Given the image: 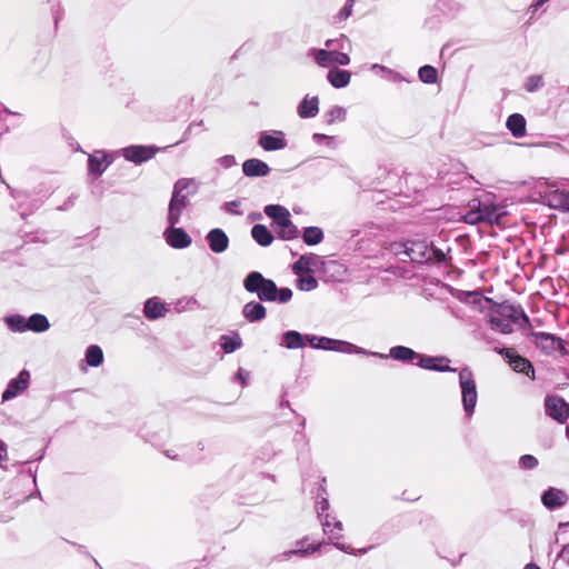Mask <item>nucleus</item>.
Returning a JSON list of instances; mask_svg holds the SVG:
<instances>
[{
	"instance_id": "2eb2a0df",
	"label": "nucleus",
	"mask_w": 569,
	"mask_h": 569,
	"mask_svg": "<svg viewBox=\"0 0 569 569\" xmlns=\"http://www.w3.org/2000/svg\"><path fill=\"white\" fill-rule=\"evenodd\" d=\"M541 503L548 510H557L565 507L569 501V495L560 488L548 487L541 493Z\"/></svg>"
},
{
	"instance_id": "6e6d98bb",
	"label": "nucleus",
	"mask_w": 569,
	"mask_h": 569,
	"mask_svg": "<svg viewBox=\"0 0 569 569\" xmlns=\"http://www.w3.org/2000/svg\"><path fill=\"white\" fill-rule=\"evenodd\" d=\"M305 426H306V419L301 418V421L299 422V426H298V430L296 431V438L298 436H301V439L303 440V443L307 445L308 443V439H307V436L303 432Z\"/></svg>"
},
{
	"instance_id": "c85d7f7f",
	"label": "nucleus",
	"mask_w": 569,
	"mask_h": 569,
	"mask_svg": "<svg viewBox=\"0 0 569 569\" xmlns=\"http://www.w3.org/2000/svg\"><path fill=\"white\" fill-rule=\"evenodd\" d=\"M50 328V322L44 315L33 313L28 318V331L41 333Z\"/></svg>"
},
{
	"instance_id": "f3484780",
	"label": "nucleus",
	"mask_w": 569,
	"mask_h": 569,
	"mask_svg": "<svg viewBox=\"0 0 569 569\" xmlns=\"http://www.w3.org/2000/svg\"><path fill=\"white\" fill-rule=\"evenodd\" d=\"M450 360L445 356H428L421 355L417 366L437 372H456V368L449 366Z\"/></svg>"
},
{
	"instance_id": "9b49d317",
	"label": "nucleus",
	"mask_w": 569,
	"mask_h": 569,
	"mask_svg": "<svg viewBox=\"0 0 569 569\" xmlns=\"http://www.w3.org/2000/svg\"><path fill=\"white\" fill-rule=\"evenodd\" d=\"M545 411L551 419L565 423L569 418V403L560 396H547L545 398Z\"/></svg>"
},
{
	"instance_id": "dca6fc26",
	"label": "nucleus",
	"mask_w": 569,
	"mask_h": 569,
	"mask_svg": "<svg viewBox=\"0 0 569 569\" xmlns=\"http://www.w3.org/2000/svg\"><path fill=\"white\" fill-rule=\"evenodd\" d=\"M163 238L173 249H186L192 243L191 237L183 228L170 226L164 230Z\"/></svg>"
},
{
	"instance_id": "79ce46f5",
	"label": "nucleus",
	"mask_w": 569,
	"mask_h": 569,
	"mask_svg": "<svg viewBox=\"0 0 569 569\" xmlns=\"http://www.w3.org/2000/svg\"><path fill=\"white\" fill-rule=\"evenodd\" d=\"M270 172V167L264 161L251 158V177H266Z\"/></svg>"
},
{
	"instance_id": "aec40b11",
	"label": "nucleus",
	"mask_w": 569,
	"mask_h": 569,
	"mask_svg": "<svg viewBox=\"0 0 569 569\" xmlns=\"http://www.w3.org/2000/svg\"><path fill=\"white\" fill-rule=\"evenodd\" d=\"M383 355L386 356L385 359L391 358L403 363H410L415 360L419 361L422 353H419L409 347L398 345L391 347L388 355Z\"/></svg>"
},
{
	"instance_id": "09e8293b",
	"label": "nucleus",
	"mask_w": 569,
	"mask_h": 569,
	"mask_svg": "<svg viewBox=\"0 0 569 569\" xmlns=\"http://www.w3.org/2000/svg\"><path fill=\"white\" fill-rule=\"evenodd\" d=\"M542 86H543L542 77L535 74V76H530L527 78L526 83H525V89L528 92H535V91L539 90Z\"/></svg>"
},
{
	"instance_id": "72a5a7b5",
	"label": "nucleus",
	"mask_w": 569,
	"mask_h": 569,
	"mask_svg": "<svg viewBox=\"0 0 569 569\" xmlns=\"http://www.w3.org/2000/svg\"><path fill=\"white\" fill-rule=\"evenodd\" d=\"M326 479H322V483L318 488L317 492V513L318 518L321 519L323 517V513L329 509V501H328V493L325 487Z\"/></svg>"
},
{
	"instance_id": "423d86ee",
	"label": "nucleus",
	"mask_w": 569,
	"mask_h": 569,
	"mask_svg": "<svg viewBox=\"0 0 569 569\" xmlns=\"http://www.w3.org/2000/svg\"><path fill=\"white\" fill-rule=\"evenodd\" d=\"M264 213L272 220L277 237L281 240H293L299 237V229L290 219V212L280 204H268L264 207Z\"/></svg>"
},
{
	"instance_id": "f257e3e1",
	"label": "nucleus",
	"mask_w": 569,
	"mask_h": 569,
	"mask_svg": "<svg viewBox=\"0 0 569 569\" xmlns=\"http://www.w3.org/2000/svg\"><path fill=\"white\" fill-rule=\"evenodd\" d=\"M250 291L256 293L261 302H273L278 305L288 303L293 292L288 287L279 288L272 279L266 278L259 271L250 273Z\"/></svg>"
},
{
	"instance_id": "4468645a",
	"label": "nucleus",
	"mask_w": 569,
	"mask_h": 569,
	"mask_svg": "<svg viewBox=\"0 0 569 569\" xmlns=\"http://www.w3.org/2000/svg\"><path fill=\"white\" fill-rule=\"evenodd\" d=\"M30 372L27 369L21 370L16 378L8 382L1 396L2 401H9L27 390L30 383Z\"/></svg>"
},
{
	"instance_id": "c03bdc74",
	"label": "nucleus",
	"mask_w": 569,
	"mask_h": 569,
	"mask_svg": "<svg viewBox=\"0 0 569 569\" xmlns=\"http://www.w3.org/2000/svg\"><path fill=\"white\" fill-rule=\"evenodd\" d=\"M267 311L264 306L261 303V301H251L250 307V319L251 322L260 321L266 318Z\"/></svg>"
},
{
	"instance_id": "473e14b6",
	"label": "nucleus",
	"mask_w": 569,
	"mask_h": 569,
	"mask_svg": "<svg viewBox=\"0 0 569 569\" xmlns=\"http://www.w3.org/2000/svg\"><path fill=\"white\" fill-rule=\"evenodd\" d=\"M323 237V231L319 227H306L302 232V240L308 246L319 244Z\"/></svg>"
},
{
	"instance_id": "338daca9",
	"label": "nucleus",
	"mask_w": 569,
	"mask_h": 569,
	"mask_svg": "<svg viewBox=\"0 0 569 569\" xmlns=\"http://www.w3.org/2000/svg\"><path fill=\"white\" fill-rule=\"evenodd\" d=\"M242 171L246 177H249V159L242 163Z\"/></svg>"
},
{
	"instance_id": "052dcab7",
	"label": "nucleus",
	"mask_w": 569,
	"mask_h": 569,
	"mask_svg": "<svg viewBox=\"0 0 569 569\" xmlns=\"http://www.w3.org/2000/svg\"><path fill=\"white\" fill-rule=\"evenodd\" d=\"M236 380L240 381V383L242 385V387L246 385V371L240 368L238 370V372L236 373V377H234Z\"/></svg>"
},
{
	"instance_id": "49530a36",
	"label": "nucleus",
	"mask_w": 569,
	"mask_h": 569,
	"mask_svg": "<svg viewBox=\"0 0 569 569\" xmlns=\"http://www.w3.org/2000/svg\"><path fill=\"white\" fill-rule=\"evenodd\" d=\"M371 69L372 70H376V69L381 70L383 73H386V78H388L389 80H391L393 82H401L405 80L402 74H400L399 72H397L388 67H385L382 64L375 63V64H372Z\"/></svg>"
},
{
	"instance_id": "5701e85b",
	"label": "nucleus",
	"mask_w": 569,
	"mask_h": 569,
	"mask_svg": "<svg viewBox=\"0 0 569 569\" xmlns=\"http://www.w3.org/2000/svg\"><path fill=\"white\" fill-rule=\"evenodd\" d=\"M192 183V179H179L173 186L170 201H176V204L187 208L190 204L189 193H183V191L187 190Z\"/></svg>"
},
{
	"instance_id": "4d7b16f0",
	"label": "nucleus",
	"mask_w": 569,
	"mask_h": 569,
	"mask_svg": "<svg viewBox=\"0 0 569 569\" xmlns=\"http://www.w3.org/2000/svg\"><path fill=\"white\" fill-rule=\"evenodd\" d=\"M335 547L346 553H349V555H357L356 550L353 548H351L350 546L348 545H345V543H340V542H335L333 543Z\"/></svg>"
},
{
	"instance_id": "cd10ccee",
	"label": "nucleus",
	"mask_w": 569,
	"mask_h": 569,
	"mask_svg": "<svg viewBox=\"0 0 569 569\" xmlns=\"http://www.w3.org/2000/svg\"><path fill=\"white\" fill-rule=\"evenodd\" d=\"M251 238H253L261 247L270 246L274 239L272 232L264 224L260 223H257L251 228Z\"/></svg>"
},
{
	"instance_id": "a211bd4d",
	"label": "nucleus",
	"mask_w": 569,
	"mask_h": 569,
	"mask_svg": "<svg viewBox=\"0 0 569 569\" xmlns=\"http://www.w3.org/2000/svg\"><path fill=\"white\" fill-rule=\"evenodd\" d=\"M111 163L112 159L104 151H94L88 158V172L98 178L102 176Z\"/></svg>"
},
{
	"instance_id": "37998d69",
	"label": "nucleus",
	"mask_w": 569,
	"mask_h": 569,
	"mask_svg": "<svg viewBox=\"0 0 569 569\" xmlns=\"http://www.w3.org/2000/svg\"><path fill=\"white\" fill-rule=\"evenodd\" d=\"M552 569H569V547L565 545L553 560Z\"/></svg>"
},
{
	"instance_id": "6e6552de",
	"label": "nucleus",
	"mask_w": 569,
	"mask_h": 569,
	"mask_svg": "<svg viewBox=\"0 0 569 569\" xmlns=\"http://www.w3.org/2000/svg\"><path fill=\"white\" fill-rule=\"evenodd\" d=\"M529 337L532 339L535 346L543 353L551 355L555 351H559L561 355H567V342L549 332L531 331Z\"/></svg>"
},
{
	"instance_id": "13d9d810",
	"label": "nucleus",
	"mask_w": 569,
	"mask_h": 569,
	"mask_svg": "<svg viewBox=\"0 0 569 569\" xmlns=\"http://www.w3.org/2000/svg\"><path fill=\"white\" fill-rule=\"evenodd\" d=\"M201 124H202V121H200L199 123H196V122L190 123L183 133V138L180 141L176 142L174 144H179L180 142H183L184 140H187L189 138V136L191 134L193 127L201 126Z\"/></svg>"
},
{
	"instance_id": "f03ea898",
	"label": "nucleus",
	"mask_w": 569,
	"mask_h": 569,
	"mask_svg": "<svg viewBox=\"0 0 569 569\" xmlns=\"http://www.w3.org/2000/svg\"><path fill=\"white\" fill-rule=\"evenodd\" d=\"M470 297L472 298V303L478 305L482 310L486 307L483 305L489 306V310L510 322L518 325L520 329H527L531 327V322L525 310L521 306H515L505 301L502 303L495 302L491 298L483 297L479 292H470Z\"/></svg>"
},
{
	"instance_id": "603ef678",
	"label": "nucleus",
	"mask_w": 569,
	"mask_h": 569,
	"mask_svg": "<svg viewBox=\"0 0 569 569\" xmlns=\"http://www.w3.org/2000/svg\"><path fill=\"white\" fill-rule=\"evenodd\" d=\"M240 204V201L238 200H233V201H228V202H224L222 204V209L228 212V213H232V214H239L240 212L236 210V208Z\"/></svg>"
},
{
	"instance_id": "e433bc0d",
	"label": "nucleus",
	"mask_w": 569,
	"mask_h": 569,
	"mask_svg": "<svg viewBox=\"0 0 569 569\" xmlns=\"http://www.w3.org/2000/svg\"><path fill=\"white\" fill-rule=\"evenodd\" d=\"M418 77L421 82L433 84L438 81V70L433 66L425 64L419 68Z\"/></svg>"
},
{
	"instance_id": "393cba45",
	"label": "nucleus",
	"mask_w": 569,
	"mask_h": 569,
	"mask_svg": "<svg viewBox=\"0 0 569 569\" xmlns=\"http://www.w3.org/2000/svg\"><path fill=\"white\" fill-rule=\"evenodd\" d=\"M319 112V98L306 96L297 107V113L301 119L315 118Z\"/></svg>"
},
{
	"instance_id": "bb28decb",
	"label": "nucleus",
	"mask_w": 569,
	"mask_h": 569,
	"mask_svg": "<svg viewBox=\"0 0 569 569\" xmlns=\"http://www.w3.org/2000/svg\"><path fill=\"white\" fill-rule=\"evenodd\" d=\"M526 119L520 113H512L507 118L506 127L515 138H522L526 134Z\"/></svg>"
},
{
	"instance_id": "e2e57ef3",
	"label": "nucleus",
	"mask_w": 569,
	"mask_h": 569,
	"mask_svg": "<svg viewBox=\"0 0 569 569\" xmlns=\"http://www.w3.org/2000/svg\"><path fill=\"white\" fill-rule=\"evenodd\" d=\"M400 242H393L391 244V249L396 254H399L400 252H403V247H398Z\"/></svg>"
},
{
	"instance_id": "c9c22d12",
	"label": "nucleus",
	"mask_w": 569,
	"mask_h": 569,
	"mask_svg": "<svg viewBox=\"0 0 569 569\" xmlns=\"http://www.w3.org/2000/svg\"><path fill=\"white\" fill-rule=\"evenodd\" d=\"M86 361L90 367H99L103 362L102 349L97 345H91L86 350Z\"/></svg>"
},
{
	"instance_id": "5fc2aeb1",
	"label": "nucleus",
	"mask_w": 569,
	"mask_h": 569,
	"mask_svg": "<svg viewBox=\"0 0 569 569\" xmlns=\"http://www.w3.org/2000/svg\"><path fill=\"white\" fill-rule=\"evenodd\" d=\"M312 140L316 142V143H321L322 141H326L328 146H330L333 141V137L332 136H327V134H323V133H313L312 134Z\"/></svg>"
},
{
	"instance_id": "4c0bfd02",
	"label": "nucleus",
	"mask_w": 569,
	"mask_h": 569,
	"mask_svg": "<svg viewBox=\"0 0 569 569\" xmlns=\"http://www.w3.org/2000/svg\"><path fill=\"white\" fill-rule=\"evenodd\" d=\"M550 204L563 211H569V192L556 191L550 197Z\"/></svg>"
},
{
	"instance_id": "ea45409f",
	"label": "nucleus",
	"mask_w": 569,
	"mask_h": 569,
	"mask_svg": "<svg viewBox=\"0 0 569 569\" xmlns=\"http://www.w3.org/2000/svg\"><path fill=\"white\" fill-rule=\"evenodd\" d=\"M296 286L301 291H312L318 287V280L311 274H302L297 278Z\"/></svg>"
},
{
	"instance_id": "7c9ffc66",
	"label": "nucleus",
	"mask_w": 569,
	"mask_h": 569,
	"mask_svg": "<svg viewBox=\"0 0 569 569\" xmlns=\"http://www.w3.org/2000/svg\"><path fill=\"white\" fill-rule=\"evenodd\" d=\"M316 258V254L300 256V258L292 264V272L298 277L312 272L311 263Z\"/></svg>"
},
{
	"instance_id": "39448f33",
	"label": "nucleus",
	"mask_w": 569,
	"mask_h": 569,
	"mask_svg": "<svg viewBox=\"0 0 569 569\" xmlns=\"http://www.w3.org/2000/svg\"><path fill=\"white\" fill-rule=\"evenodd\" d=\"M307 342L310 345L313 349H321V350H328V351H336L341 353H356V355H363L367 357H376V358H386L385 355H381L380 352L376 351H369L361 347H358L349 341L333 339L329 337H321L316 335H306Z\"/></svg>"
},
{
	"instance_id": "412c9836",
	"label": "nucleus",
	"mask_w": 569,
	"mask_h": 569,
	"mask_svg": "<svg viewBox=\"0 0 569 569\" xmlns=\"http://www.w3.org/2000/svg\"><path fill=\"white\" fill-rule=\"evenodd\" d=\"M167 312L168 309L166 305L158 297L147 299L143 305V315L148 320L163 318Z\"/></svg>"
},
{
	"instance_id": "f704fd0d",
	"label": "nucleus",
	"mask_w": 569,
	"mask_h": 569,
	"mask_svg": "<svg viewBox=\"0 0 569 569\" xmlns=\"http://www.w3.org/2000/svg\"><path fill=\"white\" fill-rule=\"evenodd\" d=\"M488 322L491 327V329L501 332L503 335H508L512 332V322L509 320L501 318L497 315H492L489 317Z\"/></svg>"
},
{
	"instance_id": "864d4df0",
	"label": "nucleus",
	"mask_w": 569,
	"mask_h": 569,
	"mask_svg": "<svg viewBox=\"0 0 569 569\" xmlns=\"http://www.w3.org/2000/svg\"><path fill=\"white\" fill-rule=\"evenodd\" d=\"M218 162L226 169L236 164V158L231 154L223 156L218 159Z\"/></svg>"
},
{
	"instance_id": "c756f323",
	"label": "nucleus",
	"mask_w": 569,
	"mask_h": 569,
	"mask_svg": "<svg viewBox=\"0 0 569 569\" xmlns=\"http://www.w3.org/2000/svg\"><path fill=\"white\" fill-rule=\"evenodd\" d=\"M219 345L224 353H231L241 347L242 341L237 332H232L231 335H222Z\"/></svg>"
},
{
	"instance_id": "a19ab883",
	"label": "nucleus",
	"mask_w": 569,
	"mask_h": 569,
	"mask_svg": "<svg viewBox=\"0 0 569 569\" xmlns=\"http://www.w3.org/2000/svg\"><path fill=\"white\" fill-rule=\"evenodd\" d=\"M184 209V207L176 204V201H170L167 217L168 223L170 226H177L180 222V217Z\"/></svg>"
},
{
	"instance_id": "f8f14e48",
	"label": "nucleus",
	"mask_w": 569,
	"mask_h": 569,
	"mask_svg": "<svg viewBox=\"0 0 569 569\" xmlns=\"http://www.w3.org/2000/svg\"><path fill=\"white\" fill-rule=\"evenodd\" d=\"M160 150L156 146L132 144L122 149V156L127 161L141 164L152 159Z\"/></svg>"
},
{
	"instance_id": "0eeeda50",
	"label": "nucleus",
	"mask_w": 569,
	"mask_h": 569,
	"mask_svg": "<svg viewBox=\"0 0 569 569\" xmlns=\"http://www.w3.org/2000/svg\"><path fill=\"white\" fill-rule=\"evenodd\" d=\"M459 386L461 389V403L466 418L471 419L478 400L477 385L469 367L459 371Z\"/></svg>"
},
{
	"instance_id": "de8ad7c7",
	"label": "nucleus",
	"mask_w": 569,
	"mask_h": 569,
	"mask_svg": "<svg viewBox=\"0 0 569 569\" xmlns=\"http://www.w3.org/2000/svg\"><path fill=\"white\" fill-rule=\"evenodd\" d=\"M355 4V0H347L343 7L335 17V22L346 21L352 14V8Z\"/></svg>"
},
{
	"instance_id": "bf43d9fd",
	"label": "nucleus",
	"mask_w": 569,
	"mask_h": 569,
	"mask_svg": "<svg viewBox=\"0 0 569 569\" xmlns=\"http://www.w3.org/2000/svg\"><path fill=\"white\" fill-rule=\"evenodd\" d=\"M546 3V0H533V2L529 7V11L532 13L537 12L539 8H541Z\"/></svg>"
},
{
	"instance_id": "4be33fe9",
	"label": "nucleus",
	"mask_w": 569,
	"mask_h": 569,
	"mask_svg": "<svg viewBox=\"0 0 569 569\" xmlns=\"http://www.w3.org/2000/svg\"><path fill=\"white\" fill-rule=\"evenodd\" d=\"M307 539H301L296 542V548L287 550L278 556L279 560H289L292 556L307 557L319 550L321 543H311L305 547Z\"/></svg>"
},
{
	"instance_id": "b1692460",
	"label": "nucleus",
	"mask_w": 569,
	"mask_h": 569,
	"mask_svg": "<svg viewBox=\"0 0 569 569\" xmlns=\"http://www.w3.org/2000/svg\"><path fill=\"white\" fill-rule=\"evenodd\" d=\"M307 339L306 335L297 330H288L284 331L280 337L279 345L287 349H301L306 346Z\"/></svg>"
},
{
	"instance_id": "6ab92c4d",
	"label": "nucleus",
	"mask_w": 569,
	"mask_h": 569,
	"mask_svg": "<svg viewBox=\"0 0 569 569\" xmlns=\"http://www.w3.org/2000/svg\"><path fill=\"white\" fill-rule=\"evenodd\" d=\"M206 241L208 242L210 250L216 253L226 251L229 246V238L220 228L211 229L206 236Z\"/></svg>"
},
{
	"instance_id": "7ed1b4c3",
	"label": "nucleus",
	"mask_w": 569,
	"mask_h": 569,
	"mask_svg": "<svg viewBox=\"0 0 569 569\" xmlns=\"http://www.w3.org/2000/svg\"><path fill=\"white\" fill-rule=\"evenodd\" d=\"M398 247H403V253L416 263H442L447 260L446 252L427 239H410L399 243Z\"/></svg>"
},
{
	"instance_id": "58836bf2",
	"label": "nucleus",
	"mask_w": 569,
	"mask_h": 569,
	"mask_svg": "<svg viewBox=\"0 0 569 569\" xmlns=\"http://www.w3.org/2000/svg\"><path fill=\"white\" fill-rule=\"evenodd\" d=\"M346 117L347 110L340 106H333L325 113V119L328 124H332L336 121H345Z\"/></svg>"
},
{
	"instance_id": "20e7f679",
	"label": "nucleus",
	"mask_w": 569,
	"mask_h": 569,
	"mask_svg": "<svg viewBox=\"0 0 569 569\" xmlns=\"http://www.w3.org/2000/svg\"><path fill=\"white\" fill-rule=\"evenodd\" d=\"M470 211L465 216L468 223L476 224L486 222L489 224L502 226L508 214L506 207L495 204L490 201L473 199L470 203Z\"/></svg>"
},
{
	"instance_id": "a18cd8bd",
	"label": "nucleus",
	"mask_w": 569,
	"mask_h": 569,
	"mask_svg": "<svg viewBox=\"0 0 569 569\" xmlns=\"http://www.w3.org/2000/svg\"><path fill=\"white\" fill-rule=\"evenodd\" d=\"M518 463L519 468L522 470H533L538 467L539 460L532 455H522Z\"/></svg>"
},
{
	"instance_id": "2f4dec72",
	"label": "nucleus",
	"mask_w": 569,
	"mask_h": 569,
	"mask_svg": "<svg viewBox=\"0 0 569 569\" xmlns=\"http://www.w3.org/2000/svg\"><path fill=\"white\" fill-rule=\"evenodd\" d=\"M7 327L13 332H26L28 331V318L21 315H11L4 318Z\"/></svg>"
},
{
	"instance_id": "69168bd1",
	"label": "nucleus",
	"mask_w": 569,
	"mask_h": 569,
	"mask_svg": "<svg viewBox=\"0 0 569 569\" xmlns=\"http://www.w3.org/2000/svg\"><path fill=\"white\" fill-rule=\"evenodd\" d=\"M332 529H333V531L337 530L338 532L336 535L340 536V531L342 530V522L339 520H336Z\"/></svg>"
},
{
	"instance_id": "ddd939ff",
	"label": "nucleus",
	"mask_w": 569,
	"mask_h": 569,
	"mask_svg": "<svg viewBox=\"0 0 569 569\" xmlns=\"http://www.w3.org/2000/svg\"><path fill=\"white\" fill-rule=\"evenodd\" d=\"M258 144L264 151H278L287 147V140L283 131L280 130H264L259 132Z\"/></svg>"
},
{
	"instance_id": "774afa93",
	"label": "nucleus",
	"mask_w": 569,
	"mask_h": 569,
	"mask_svg": "<svg viewBox=\"0 0 569 569\" xmlns=\"http://www.w3.org/2000/svg\"><path fill=\"white\" fill-rule=\"evenodd\" d=\"M523 569H540V567L537 566L536 563L530 562L527 563Z\"/></svg>"
},
{
	"instance_id": "8fccbe9b",
	"label": "nucleus",
	"mask_w": 569,
	"mask_h": 569,
	"mask_svg": "<svg viewBox=\"0 0 569 569\" xmlns=\"http://www.w3.org/2000/svg\"><path fill=\"white\" fill-rule=\"evenodd\" d=\"M346 43L349 44L350 40L348 39L347 36L341 34V37L338 39H328L325 42V46L327 48H336L337 47V48L343 49Z\"/></svg>"
},
{
	"instance_id": "680f3d73",
	"label": "nucleus",
	"mask_w": 569,
	"mask_h": 569,
	"mask_svg": "<svg viewBox=\"0 0 569 569\" xmlns=\"http://www.w3.org/2000/svg\"><path fill=\"white\" fill-rule=\"evenodd\" d=\"M163 453H164L168 458H170V459H172V460H179V459H180V457H179L177 453H174L172 450H166Z\"/></svg>"
},
{
	"instance_id": "3c124183",
	"label": "nucleus",
	"mask_w": 569,
	"mask_h": 569,
	"mask_svg": "<svg viewBox=\"0 0 569 569\" xmlns=\"http://www.w3.org/2000/svg\"><path fill=\"white\" fill-rule=\"evenodd\" d=\"M329 518H330V515H328V513H327V515L325 516V518L322 517V518L320 519L321 525H322L323 532H325L326 535H329V536H330V538H332V539H338V538H339V535H336V532H333V529H332L333 527L331 526V522H330Z\"/></svg>"
},
{
	"instance_id": "a878e982",
	"label": "nucleus",
	"mask_w": 569,
	"mask_h": 569,
	"mask_svg": "<svg viewBox=\"0 0 569 569\" xmlns=\"http://www.w3.org/2000/svg\"><path fill=\"white\" fill-rule=\"evenodd\" d=\"M328 82L336 89L346 88L351 80V72L338 67H332L327 73Z\"/></svg>"
},
{
	"instance_id": "9d476101",
	"label": "nucleus",
	"mask_w": 569,
	"mask_h": 569,
	"mask_svg": "<svg viewBox=\"0 0 569 569\" xmlns=\"http://www.w3.org/2000/svg\"><path fill=\"white\" fill-rule=\"evenodd\" d=\"M311 54L319 67L328 68L331 64L348 66L350 57L346 52L327 49H311Z\"/></svg>"
},
{
	"instance_id": "0e129e2a",
	"label": "nucleus",
	"mask_w": 569,
	"mask_h": 569,
	"mask_svg": "<svg viewBox=\"0 0 569 569\" xmlns=\"http://www.w3.org/2000/svg\"><path fill=\"white\" fill-rule=\"evenodd\" d=\"M21 478H31V479H32L33 485H36V475H34V473H32V472H31V470H29L27 475L21 473V475H20L19 480H20Z\"/></svg>"
},
{
	"instance_id": "1a4fd4ad",
	"label": "nucleus",
	"mask_w": 569,
	"mask_h": 569,
	"mask_svg": "<svg viewBox=\"0 0 569 569\" xmlns=\"http://www.w3.org/2000/svg\"><path fill=\"white\" fill-rule=\"evenodd\" d=\"M495 351L503 357L512 370L519 373H523L531 380H535V368L529 359L520 356L512 348L496 347Z\"/></svg>"
}]
</instances>
